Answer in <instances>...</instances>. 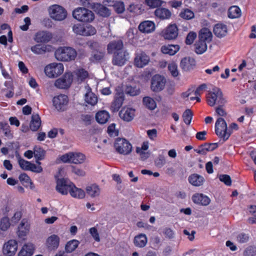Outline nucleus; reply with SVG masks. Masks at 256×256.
<instances>
[{
	"mask_svg": "<svg viewBox=\"0 0 256 256\" xmlns=\"http://www.w3.org/2000/svg\"><path fill=\"white\" fill-rule=\"evenodd\" d=\"M215 132L224 141L226 140L232 132L230 130L228 129L226 121L222 118H218L216 122Z\"/></svg>",
	"mask_w": 256,
	"mask_h": 256,
	"instance_id": "20e7f679",
	"label": "nucleus"
},
{
	"mask_svg": "<svg viewBox=\"0 0 256 256\" xmlns=\"http://www.w3.org/2000/svg\"><path fill=\"white\" fill-rule=\"evenodd\" d=\"M124 100V95L122 92L118 93L116 94L114 100L112 102L110 109L112 112H117L122 106Z\"/></svg>",
	"mask_w": 256,
	"mask_h": 256,
	"instance_id": "4be33fe9",
	"label": "nucleus"
},
{
	"mask_svg": "<svg viewBox=\"0 0 256 256\" xmlns=\"http://www.w3.org/2000/svg\"><path fill=\"white\" fill-rule=\"evenodd\" d=\"M70 194L72 197L78 199L84 198L86 195L84 190L76 187L74 184H73Z\"/></svg>",
	"mask_w": 256,
	"mask_h": 256,
	"instance_id": "f704fd0d",
	"label": "nucleus"
},
{
	"mask_svg": "<svg viewBox=\"0 0 256 256\" xmlns=\"http://www.w3.org/2000/svg\"><path fill=\"white\" fill-rule=\"evenodd\" d=\"M104 54L100 52H94L90 58L92 62H95L100 60L104 57Z\"/></svg>",
	"mask_w": 256,
	"mask_h": 256,
	"instance_id": "5fc2aeb1",
	"label": "nucleus"
},
{
	"mask_svg": "<svg viewBox=\"0 0 256 256\" xmlns=\"http://www.w3.org/2000/svg\"><path fill=\"white\" fill-rule=\"evenodd\" d=\"M84 27V26L80 24H75L72 26V31L76 34L82 36Z\"/></svg>",
	"mask_w": 256,
	"mask_h": 256,
	"instance_id": "13d9d810",
	"label": "nucleus"
},
{
	"mask_svg": "<svg viewBox=\"0 0 256 256\" xmlns=\"http://www.w3.org/2000/svg\"><path fill=\"white\" fill-rule=\"evenodd\" d=\"M212 35L210 30L207 28H203L200 32L198 40L206 43L212 40Z\"/></svg>",
	"mask_w": 256,
	"mask_h": 256,
	"instance_id": "2f4dec72",
	"label": "nucleus"
},
{
	"mask_svg": "<svg viewBox=\"0 0 256 256\" xmlns=\"http://www.w3.org/2000/svg\"><path fill=\"white\" fill-rule=\"evenodd\" d=\"M18 249V242L14 240H10L3 246L2 252L6 256H14Z\"/></svg>",
	"mask_w": 256,
	"mask_h": 256,
	"instance_id": "9b49d317",
	"label": "nucleus"
},
{
	"mask_svg": "<svg viewBox=\"0 0 256 256\" xmlns=\"http://www.w3.org/2000/svg\"><path fill=\"white\" fill-rule=\"evenodd\" d=\"M48 12L50 18L56 21H62L67 16L66 10L62 6L54 4L48 8Z\"/></svg>",
	"mask_w": 256,
	"mask_h": 256,
	"instance_id": "39448f33",
	"label": "nucleus"
},
{
	"mask_svg": "<svg viewBox=\"0 0 256 256\" xmlns=\"http://www.w3.org/2000/svg\"><path fill=\"white\" fill-rule=\"evenodd\" d=\"M41 124V121L38 115H32V120L30 123V128L32 131L37 130Z\"/></svg>",
	"mask_w": 256,
	"mask_h": 256,
	"instance_id": "ea45409f",
	"label": "nucleus"
},
{
	"mask_svg": "<svg viewBox=\"0 0 256 256\" xmlns=\"http://www.w3.org/2000/svg\"><path fill=\"white\" fill-rule=\"evenodd\" d=\"M179 16L184 19L188 20L193 18L194 16V14L192 10L185 8L182 10Z\"/></svg>",
	"mask_w": 256,
	"mask_h": 256,
	"instance_id": "a18cd8bd",
	"label": "nucleus"
},
{
	"mask_svg": "<svg viewBox=\"0 0 256 256\" xmlns=\"http://www.w3.org/2000/svg\"><path fill=\"white\" fill-rule=\"evenodd\" d=\"M194 203L202 206H208L210 202V198L202 194H196L192 197Z\"/></svg>",
	"mask_w": 256,
	"mask_h": 256,
	"instance_id": "5701e85b",
	"label": "nucleus"
},
{
	"mask_svg": "<svg viewBox=\"0 0 256 256\" xmlns=\"http://www.w3.org/2000/svg\"><path fill=\"white\" fill-rule=\"evenodd\" d=\"M110 118L109 113L106 110H100L98 112L96 115V121L100 124L106 123Z\"/></svg>",
	"mask_w": 256,
	"mask_h": 256,
	"instance_id": "4c0bfd02",
	"label": "nucleus"
},
{
	"mask_svg": "<svg viewBox=\"0 0 256 256\" xmlns=\"http://www.w3.org/2000/svg\"><path fill=\"white\" fill-rule=\"evenodd\" d=\"M156 16L160 20H168L172 16L171 12L168 8H156L154 11Z\"/></svg>",
	"mask_w": 256,
	"mask_h": 256,
	"instance_id": "b1692460",
	"label": "nucleus"
},
{
	"mask_svg": "<svg viewBox=\"0 0 256 256\" xmlns=\"http://www.w3.org/2000/svg\"><path fill=\"white\" fill-rule=\"evenodd\" d=\"M143 102L144 105L150 110H153L156 106V104L154 100L150 97L147 96L144 98Z\"/></svg>",
	"mask_w": 256,
	"mask_h": 256,
	"instance_id": "de8ad7c7",
	"label": "nucleus"
},
{
	"mask_svg": "<svg viewBox=\"0 0 256 256\" xmlns=\"http://www.w3.org/2000/svg\"><path fill=\"white\" fill-rule=\"evenodd\" d=\"M228 16L231 18H238L241 16V10L238 6H232L228 10Z\"/></svg>",
	"mask_w": 256,
	"mask_h": 256,
	"instance_id": "37998d69",
	"label": "nucleus"
},
{
	"mask_svg": "<svg viewBox=\"0 0 256 256\" xmlns=\"http://www.w3.org/2000/svg\"><path fill=\"white\" fill-rule=\"evenodd\" d=\"M147 242L148 239L146 235L142 234L136 236L134 240V246L138 248H144Z\"/></svg>",
	"mask_w": 256,
	"mask_h": 256,
	"instance_id": "72a5a7b5",
	"label": "nucleus"
},
{
	"mask_svg": "<svg viewBox=\"0 0 256 256\" xmlns=\"http://www.w3.org/2000/svg\"><path fill=\"white\" fill-rule=\"evenodd\" d=\"M89 232L94 239L98 242L100 241V238L98 230L95 227H92L90 228Z\"/></svg>",
	"mask_w": 256,
	"mask_h": 256,
	"instance_id": "052dcab7",
	"label": "nucleus"
},
{
	"mask_svg": "<svg viewBox=\"0 0 256 256\" xmlns=\"http://www.w3.org/2000/svg\"><path fill=\"white\" fill-rule=\"evenodd\" d=\"M34 250V246L32 244H25L18 254V256H32Z\"/></svg>",
	"mask_w": 256,
	"mask_h": 256,
	"instance_id": "473e14b6",
	"label": "nucleus"
},
{
	"mask_svg": "<svg viewBox=\"0 0 256 256\" xmlns=\"http://www.w3.org/2000/svg\"><path fill=\"white\" fill-rule=\"evenodd\" d=\"M72 16L79 22H90L94 18V12L84 8H77L72 12Z\"/></svg>",
	"mask_w": 256,
	"mask_h": 256,
	"instance_id": "f03ea898",
	"label": "nucleus"
},
{
	"mask_svg": "<svg viewBox=\"0 0 256 256\" xmlns=\"http://www.w3.org/2000/svg\"><path fill=\"white\" fill-rule=\"evenodd\" d=\"M68 96L65 94H60L53 98L54 106L58 110H64L68 103Z\"/></svg>",
	"mask_w": 256,
	"mask_h": 256,
	"instance_id": "4468645a",
	"label": "nucleus"
},
{
	"mask_svg": "<svg viewBox=\"0 0 256 256\" xmlns=\"http://www.w3.org/2000/svg\"><path fill=\"white\" fill-rule=\"evenodd\" d=\"M30 230V224L26 219H23L18 226L16 234L19 238L25 240Z\"/></svg>",
	"mask_w": 256,
	"mask_h": 256,
	"instance_id": "ddd939ff",
	"label": "nucleus"
},
{
	"mask_svg": "<svg viewBox=\"0 0 256 256\" xmlns=\"http://www.w3.org/2000/svg\"><path fill=\"white\" fill-rule=\"evenodd\" d=\"M168 70L174 77H176L178 75V66L176 63L174 62L170 63L168 65Z\"/></svg>",
	"mask_w": 256,
	"mask_h": 256,
	"instance_id": "603ef678",
	"label": "nucleus"
},
{
	"mask_svg": "<svg viewBox=\"0 0 256 256\" xmlns=\"http://www.w3.org/2000/svg\"><path fill=\"white\" fill-rule=\"evenodd\" d=\"M64 70V66L62 63H51L44 68V72L50 78L58 77L63 73Z\"/></svg>",
	"mask_w": 256,
	"mask_h": 256,
	"instance_id": "0eeeda50",
	"label": "nucleus"
},
{
	"mask_svg": "<svg viewBox=\"0 0 256 256\" xmlns=\"http://www.w3.org/2000/svg\"><path fill=\"white\" fill-rule=\"evenodd\" d=\"M52 38L51 34L46 32H37L34 40L37 42H47Z\"/></svg>",
	"mask_w": 256,
	"mask_h": 256,
	"instance_id": "c85d7f7f",
	"label": "nucleus"
},
{
	"mask_svg": "<svg viewBox=\"0 0 256 256\" xmlns=\"http://www.w3.org/2000/svg\"><path fill=\"white\" fill-rule=\"evenodd\" d=\"M96 30L91 25L84 26L82 36H90L95 34Z\"/></svg>",
	"mask_w": 256,
	"mask_h": 256,
	"instance_id": "09e8293b",
	"label": "nucleus"
},
{
	"mask_svg": "<svg viewBox=\"0 0 256 256\" xmlns=\"http://www.w3.org/2000/svg\"><path fill=\"white\" fill-rule=\"evenodd\" d=\"M136 153L140 154V159L142 160H144L147 159L150 156V154L148 152H146L145 151H142L140 149V148L137 147L136 148Z\"/></svg>",
	"mask_w": 256,
	"mask_h": 256,
	"instance_id": "774afa93",
	"label": "nucleus"
},
{
	"mask_svg": "<svg viewBox=\"0 0 256 256\" xmlns=\"http://www.w3.org/2000/svg\"><path fill=\"white\" fill-rule=\"evenodd\" d=\"M196 38V34L194 32H190L186 36V43L187 44H191Z\"/></svg>",
	"mask_w": 256,
	"mask_h": 256,
	"instance_id": "680f3d73",
	"label": "nucleus"
},
{
	"mask_svg": "<svg viewBox=\"0 0 256 256\" xmlns=\"http://www.w3.org/2000/svg\"><path fill=\"white\" fill-rule=\"evenodd\" d=\"M60 238L56 234H52L48 236L46 240V246L50 250H56L60 244Z\"/></svg>",
	"mask_w": 256,
	"mask_h": 256,
	"instance_id": "a211bd4d",
	"label": "nucleus"
},
{
	"mask_svg": "<svg viewBox=\"0 0 256 256\" xmlns=\"http://www.w3.org/2000/svg\"><path fill=\"white\" fill-rule=\"evenodd\" d=\"M182 118L184 123L188 125L190 124L192 118V113L191 110L187 109L182 114Z\"/></svg>",
	"mask_w": 256,
	"mask_h": 256,
	"instance_id": "3c124183",
	"label": "nucleus"
},
{
	"mask_svg": "<svg viewBox=\"0 0 256 256\" xmlns=\"http://www.w3.org/2000/svg\"><path fill=\"white\" fill-rule=\"evenodd\" d=\"M86 92L84 95V101L89 105L92 106H95L98 102L97 96L92 92V90L89 86H86Z\"/></svg>",
	"mask_w": 256,
	"mask_h": 256,
	"instance_id": "aec40b11",
	"label": "nucleus"
},
{
	"mask_svg": "<svg viewBox=\"0 0 256 256\" xmlns=\"http://www.w3.org/2000/svg\"><path fill=\"white\" fill-rule=\"evenodd\" d=\"M55 56L58 60L70 62L75 60L77 56V52L72 47H60L56 51Z\"/></svg>",
	"mask_w": 256,
	"mask_h": 256,
	"instance_id": "f257e3e1",
	"label": "nucleus"
},
{
	"mask_svg": "<svg viewBox=\"0 0 256 256\" xmlns=\"http://www.w3.org/2000/svg\"><path fill=\"white\" fill-rule=\"evenodd\" d=\"M120 118L126 122L131 121L134 117L135 110L130 108H124L120 112Z\"/></svg>",
	"mask_w": 256,
	"mask_h": 256,
	"instance_id": "6ab92c4d",
	"label": "nucleus"
},
{
	"mask_svg": "<svg viewBox=\"0 0 256 256\" xmlns=\"http://www.w3.org/2000/svg\"><path fill=\"white\" fill-rule=\"evenodd\" d=\"M155 24L154 23L150 20H146L142 22L139 26L138 29L139 30L143 32L146 34L151 33L154 32L155 30Z\"/></svg>",
	"mask_w": 256,
	"mask_h": 256,
	"instance_id": "412c9836",
	"label": "nucleus"
},
{
	"mask_svg": "<svg viewBox=\"0 0 256 256\" xmlns=\"http://www.w3.org/2000/svg\"><path fill=\"white\" fill-rule=\"evenodd\" d=\"M85 160V156L80 152H73V156H72V163L75 164H82Z\"/></svg>",
	"mask_w": 256,
	"mask_h": 256,
	"instance_id": "79ce46f5",
	"label": "nucleus"
},
{
	"mask_svg": "<svg viewBox=\"0 0 256 256\" xmlns=\"http://www.w3.org/2000/svg\"><path fill=\"white\" fill-rule=\"evenodd\" d=\"M166 80L164 76L160 74L154 76L151 80L150 89L154 92H159L165 87Z\"/></svg>",
	"mask_w": 256,
	"mask_h": 256,
	"instance_id": "9d476101",
	"label": "nucleus"
},
{
	"mask_svg": "<svg viewBox=\"0 0 256 256\" xmlns=\"http://www.w3.org/2000/svg\"><path fill=\"white\" fill-rule=\"evenodd\" d=\"M34 157L36 158V163L39 165L40 164V162L39 160L43 159L44 156V150L40 148L35 147L34 150Z\"/></svg>",
	"mask_w": 256,
	"mask_h": 256,
	"instance_id": "49530a36",
	"label": "nucleus"
},
{
	"mask_svg": "<svg viewBox=\"0 0 256 256\" xmlns=\"http://www.w3.org/2000/svg\"><path fill=\"white\" fill-rule=\"evenodd\" d=\"M220 180L224 182L226 186H230L232 184V180L230 177L227 174L220 175L219 176Z\"/></svg>",
	"mask_w": 256,
	"mask_h": 256,
	"instance_id": "69168bd1",
	"label": "nucleus"
},
{
	"mask_svg": "<svg viewBox=\"0 0 256 256\" xmlns=\"http://www.w3.org/2000/svg\"><path fill=\"white\" fill-rule=\"evenodd\" d=\"M224 105L218 104L216 108V114L219 116L225 117L227 115L226 110L223 108Z\"/></svg>",
	"mask_w": 256,
	"mask_h": 256,
	"instance_id": "e2e57ef3",
	"label": "nucleus"
},
{
	"mask_svg": "<svg viewBox=\"0 0 256 256\" xmlns=\"http://www.w3.org/2000/svg\"><path fill=\"white\" fill-rule=\"evenodd\" d=\"M214 34L219 38L225 36L228 33V28L226 25L222 24H218L214 28Z\"/></svg>",
	"mask_w": 256,
	"mask_h": 256,
	"instance_id": "cd10ccee",
	"label": "nucleus"
},
{
	"mask_svg": "<svg viewBox=\"0 0 256 256\" xmlns=\"http://www.w3.org/2000/svg\"><path fill=\"white\" fill-rule=\"evenodd\" d=\"M10 220L8 217L2 218L0 221V230L2 231L7 230L10 227Z\"/></svg>",
	"mask_w": 256,
	"mask_h": 256,
	"instance_id": "8fccbe9b",
	"label": "nucleus"
},
{
	"mask_svg": "<svg viewBox=\"0 0 256 256\" xmlns=\"http://www.w3.org/2000/svg\"><path fill=\"white\" fill-rule=\"evenodd\" d=\"M72 156H73V152H68L62 156L60 158V159L62 162L64 163H72Z\"/></svg>",
	"mask_w": 256,
	"mask_h": 256,
	"instance_id": "338daca9",
	"label": "nucleus"
},
{
	"mask_svg": "<svg viewBox=\"0 0 256 256\" xmlns=\"http://www.w3.org/2000/svg\"><path fill=\"white\" fill-rule=\"evenodd\" d=\"M162 0H145V4L151 8H156L162 5Z\"/></svg>",
	"mask_w": 256,
	"mask_h": 256,
	"instance_id": "864d4df0",
	"label": "nucleus"
},
{
	"mask_svg": "<svg viewBox=\"0 0 256 256\" xmlns=\"http://www.w3.org/2000/svg\"><path fill=\"white\" fill-rule=\"evenodd\" d=\"M71 168L72 172L79 176H84L86 175V172L80 168L72 166Z\"/></svg>",
	"mask_w": 256,
	"mask_h": 256,
	"instance_id": "0e129e2a",
	"label": "nucleus"
},
{
	"mask_svg": "<svg viewBox=\"0 0 256 256\" xmlns=\"http://www.w3.org/2000/svg\"><path fill=\"white\" fill-rule=\"evenodd\" d=\"M80 244L78 240H72L68 242L65 246V250L68 252H72L74 251Z\"/></svg>",
	"mask_w": 256,
	"mask_h": 256,
	"instance_id": "c03bdc74",
	"label": "nucleus"
},
{
	"mask_svg": "<svg viewBox=\"0 0 256 256\" xmlns=\"http://www.w3.org/2000/svg\"><path fill=\"white\" fill-rule=\"evenodd\" d=\"M18 164L22 170H29L31 162L24 159L20 158L18 160Z\"/></svg>",
	"mask_w": 256,
	"mask_h": 256,
	"instance_id": "bf43d9fd",
	"label": "nucleus"
},
{
	"mask_svg": "<svg viewBox=\"0 0 256 256\" xmlns=\"http://www.w3.org/2000/svg\"><path fill=\"white\" fill-rule=\"evenodd\" d=\"M51 46L49 45L45 46L40 44H36L31 47V50L35 54H42L50 50Z\"/></svg>",
	"mask_w": 256,
	"mask_h": 256,
	"instance_id": "c9c22d12",
	"label": "nucleus"
},
{
	"mask_svg": "<svg viewBox=\"0 0 256 256\" xmlns=\"http://www.w3.org/2000/svg\"><path fill=\"white\" fill-rule=\"evenodd\" d=\"M128 58V53L126 50H121L114 54L112 62L114 66H119L124 65Z\"/></svg>",
	"mask_w": 256,
	"mask_h": 256,
	"instance_id": "f8f14e48",
	"label": "nucleus"
},
{
	"mask_svg": "<svg viewBox=\"0 0 256 256\" xmlns=\"http://www.w3.org/2000/svg\"><path fill=\"white\" fill-rule=\"evenodd\" d=\"M74 80L80 84L86 79L88 74V72L83 68H78L74 72Z\"/></svg>",
	"mask_w": 256,
	"mask_h": 256,
	"instance_id": "393cba45",
	"label": "nucleus"
},
{
	"mask_svg": "<svg viewBox=\"0 0 256 256\" xmlns=\"http://www.w3.org/2000/svg\"><path fill=\"white\" fill-rule=\"evenodd\" d=\"M74 80V76L71 72H66L64 75L58 79L54 82V86L60 89H65L69 88Z\"/></svg>",
	"mask_w": 256,
	"mask_h": 256,
	"instance_id": "1a4fd4ad",
	"label": "nucleus"
},
{
	"mask_svg": "<svg viewBox=\"0 0 256 256\" xmlns=\"http://www.w3.org/2000/svg\"><path fill=\"white\" fill-rule=\"evenodd\" d=\"M73 184L68 179L58 178L56 180V190L62 195H67L70 193Z\"/></svg>",
	"mask_w": 256,
	"mask_h": 256,
	"instance_id": "6e6552de",
	"label": "nucleus"
},
{
	"mask_svg": "<svg viewBox=\"0 0 256 256\" xmlns=\"http://www.w3.org/2000/svg\"><path fill=\"white\" fill-rule=\"evenodd\" d=\"M166 163L164 156L160 155L154 160V164L158 168H160L162 167Z\"/></svg>",
	"mask_w": 256,
	"mask_h": 256,
	"instance_id": "6e6d98bb",
	"label": "nucleus"
},
{
	"mask_svg": "<svg viewBox=\"0 0 256 256\" xmlns=\"http://www.w3.org/2000/svg\"><path fill=\"white\" fill-rule=\"evenodd\" d=\"M180 50V46L177 44H167L162 46L160 50L164 54H168L170 56L176 54Z\"/></svg>",
	"mask_w": 256,
	"mask_h": 256,
	"instance_id": "c756f323",
	"label": "nucleus"
},
{
	"mask_svg": "<svg viewBox=\"0 0 256 256\" xmlns=\"http://www.w3.org/2000/svg\"><path fill=\"white\" fill-rule=\"evenodd\" d=\"M124 44L121 40H114L110 42L107 46L108 54H116L121 50H124Z\"/></svg>",
	"mask_w": 256,
	"mask_h": 256,
	"instance_id": "dca6fc26",
	"label": "nucleus"
},
{
	"mask_svg": "<svg viewBox=\"0 0 256 256\" xmlns=\"http://www.w3.org/2000/svg\"><path fill=\"white\" fill-rule=\"evenodd\" d=\"M86 194L92 198L98 196L100 194V188L96 184H90L86 188Z\"/></svg>",
	"mask_w": 256,
	"mask_h": 256,
	"instance_id": "a878e982",
	"label": "nucleus"
},
{
	"mask_svg": "<svg viewBox=\"0 0 256 256\" xmlns=\"http://www.w3.org/2000/svg\"><path fill=\"white\" fill-rule=\"evenodd\" d=\"M194 51L197 54H202L204 53L207 50V44L204 42L198 40L194 45Z\"/></svg>",
	"mask_w": 256,
	"mask_h": 256,
	"instance_id": "58836bf2",
	"label": "nucleus"
},
{
	"mask_svg": "<svg viewBox=\"0 0 256 256\" xmlns=\"http://www.w3.org/2000/svg\"><path fill=\"white\" fill-rule=\"evenodd\" d=\"M206 100L210 106H213L215 104L224 105L226 102L223 97L222 92L217 88H214L212 92L208 94Z\"/></svg>",
	"mask_w": 256,
	"mask_h": 256,
	"instance_id": "7ed1b4c3",
	"label": "nucleus"
},
{
	"mask_svg": "<svg viewBox=\"0 0 256 256\" xmlns=\"http://www.w3.org/2000/svg\"><path fill=\"white\" fill-rule=\"evenodd\" d=\"M194 65V60L192 58H184L180 62V66L185 71L190 70Z\"/></svg>",
	"mask_w": 256,
	"mask_h": 256,
	"instance_id": "e433bc0d",
	"label": "nucleus"
},
{
	"mask_svg": "<svg viewBox=\"0 0 256 256\" xmlns=\"http://www.w3.org/2000/svg\"><path fill=\"white\" fill-rule=\"evenodd\" d=\"M150 62V58L144 52H136L134 59V64L138 68H142L147 65Z\"/></svg>",
	"mask_w": 256,
	"mask_h": 256,
	"instance_id": "2eb2a0df",
	"label": "nucleus"
},
{
	"mask_svg": "<svg viewBox=\"0 0 256 256\" xmlns=\"http://www.w3.org/2000/svg\"><path fill=\"white\" fill-rule=\"evenodd\" d=\"M114 148L118 154L123 155H128L132 151L131 144L124 138H116L114 143Z\"/></svg>",
	"mask_w": 256,
	"mask_h": 256,
	"instance_id": "423d86ee",
	"label": "nucleus"
},
{
	"mask_svg": "<svg viewBox=\"0 0 256 256\" xmlns=\"http://www.w3.org/2000/svg\"><path fill=\"white\" fill-rule=\"evenodd\" d=\"M218 146V143L205 144H204L202 145L198 149L195 150V151L198 154L204 155L208 152L214 150Z\"/></svg>",
	"mask_w": 256,
	"mask_h": 256,
	"instance_id": "bb28decb",
	"label": "nucleus"
},
{
	"mask_svg": "<svg viewBox=\"0 0 256 256\" xmlns=\"http://www.w3.org/2000/svg\"><path fill=\"white\" fill-rule=\"evenodd\" d=\"M2 131L4 136L8 138H12V134L10 130V126L8 122H0V132Z\"/></svg>",
	"mask_w": 256,
	"mask_h": 256,
	"instance_id": "a19ab883",
	"label": "nucleus"
},
{
	"mask_svg": "<svg viewBox=\"0 0 256 256\" xmlns=\"http://www.w3.org/2000/svg\"><path fill=\"white\" fill-rule=\"evenodd\" d=\"M244 256H255L256 255V248L250 246L244 252Z\"/></svg>",
	"mask_w": 256,
	"mask_h": 256,
	"instance_id": "4d7b16f0",
	"label": "nucleus"
},
{
	"mask_svg": "<svg viewBox=\"0 0 256 256\" xmlns=\"http://www.w3.org/2000/svg\"><path fill=\"white\" fill-rule=\"evenodd\" d=\"M188 180L192 185L195 186H200L202 185L204 181V179L202 176L196 174L190 175Z\"/></svg>",
	"mask_w": 256,
	"mask_h": 256,
	"instance_id": "7c9ffc66",
	"label": "nucleus"
},
{
	"mask_svg": "<svg viewBox=\"0 0 256 256\" xmlns=\"http://www.w3.org/2000/svg\"><path fill=\"white\" fill-rule=\"evenodd\" d=\"M178 36V28L176 24H170L165 30L163 36L165 39L174 40Z\"/></svg>",
	"mask_w": 256,
	"mask_h": 256,
	"instance_id": "f3484780",
	"label": "nucleus"
}]
</instances>
